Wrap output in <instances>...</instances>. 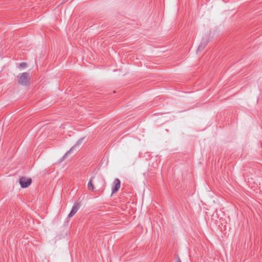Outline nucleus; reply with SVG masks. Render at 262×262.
<instances>
[{
  "instance_id": "nucleus-1",
  "label": "nucleus",
  "mask_w": 262,
  "mask_h": 262,
  "mask_svg": "<svg viewBox=\"0 0 262 262\" xmlns=\"http://www.w3.org/2000/svg\"><path fill=\"white\" fill-rule=\"evenodd\" d=\"M18 82L23 85H27L29 82V74L27 72L20 73L18 76Z\"/></svg>"
},
{
  "instance_id": "nucleus-2",
  "label": "nucleus",
  "mask_w": 262,
  "mask_h": 262,
  "mask_svg": "<svg viewBox=\"0 0 262 262\" xmlns=\"http://www.w3.org/2000/svg\"><path fill=\"white\" fill-rule=\"evenodd\" d=\"M19 184L22 188H27L31 185L32 180L30 178L21 177L19 180Z\"/></svg>"
},
{
  "instance_id": "nucleus-3",
  "label": "nucleus",
  "mask_w": 262,
  "mask_h": 262,
  "mask_svg": "<svg viewBox=\"0 0 262 262\" xmlns=\"http://www.w3.org/2000/svg\"><path fill=\"white\" fill-rule=\"evenodd\" d=\"M121 185L120 181L119 179L116 178L114 181V186L112 188V193H115L117 192L119 189H120Z\"/></svg>"
},
{
  "instance_id": "nucleus-4",
  "label": "nucleus",
  "mask_w": 262,
  "mask_h": 262,
  "mask_svg": "<svg viewBox=\"0 0 262 262\" xmlns=\"http://www.w3.org/2000/svg\"><path fill=\"white\" fill-rule=\"evenodd\" d=\"M79 208V205L78 203H76L73 206L72 210L70 213L68 215L69 217H71L75 215V214L77 212Z\"/></svg>"
},
{
  "instance_id": "nucleus-5",
  "label": "nucleus",
  "mask_w": 262,
  "mask_h": 262,
  "mask_svg": "<svg viewBox=\"0 0 262 262\" xmlns=\"http://www.w3.org/2000/svg\"><path fill=\"white\" fill-rule=\"evenodd\" d=\"M83 138H81L80 139H79L77 142L76 143V144L73 146L71 148V149L68 151L66 154H65L64 156H67V155H68L69 154H70L72 150H73L74 149V148L77 145H79L82 142V140H83Z\"/></svg>"
},
{
  "instance_id": "nucleus-6",
  "label": "nucleus",
  "mask_w": 262,
  "mask_h": 262,
  "mask_svg": "<svg viewBox=\"0 0 262 262\" xmlns=\"http://www.w3.org/2000/svg\"><path fill=\"white\" fill-rule=\"evenodd\" d=\"M92 179L93 178H91L89 181V182L88 183V188L89 189V190H91V191H94V184H93L92 183Z\"/></svg>"
},
{
  "instance_id": "nucleus-7",
  "label": "nucleus",
  "mask_w": 262,
  "mask_h": 262,
  "mask_svg": "<svg viewBox=\"0 0 262 262\" xmlns=\"http://www.w3.org/2000/svg\"><path fill=\"white\" fill-rule=\"evenodd\" d=\"M98 179L101 183V188L104 187L105 185V182L104 179L101 177L98 178Z\"/></svg>"
},
{
  "instance_id": "nucleus-8",
  "label": "nucleus",
  "mask_w": 262,
  "mask_h": 262,
  "mask_svg": "<svg viewBox=\"0 0 262 262\" xmlns=\"http://www.w3.org/2000/svg\"><path fill=\"white\" fill-rule=\"evenodd\" d=\"M206 45V43H203V42H201V43L200 45V46L198 47V50L201 51V50H203Z\"/></svg>"
},
{
  "instance_id": "nucleus-9",
  "label": "nucleus",
  "mask_w": 262,
  "mask_h": 262,
  "mask_svg": "<svg viewBox=\"0 0 262 262\" xmlns=\"http://www.w3.org/2000/svg\"><path fill=\"white\" fill-rule=\"evenodd\" d=\"M26 66H27V64L25 62H21L19 64V67L21 68H25L26 67Z\"/></svg>"
},
{
  "instance_id": "nucleus-10",
  "label": "nucleus",
  "mask_w": 262,
  "mask_h": 262,
  "mask_svg": "<svg viewBox=\"0 0 262 262\" xmlns=\"http://www.w3.org/2000/svg\"><path fill=\"white\" fill-rule=\"evenodd\" d=\"M176 262H181V259L178 256H177L176 258Z\"/></svg>"
}]
</instances>
